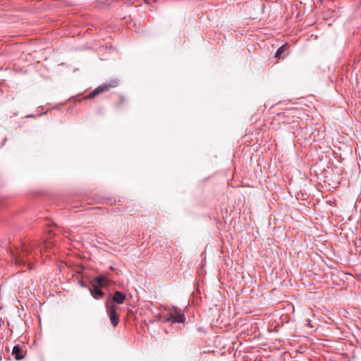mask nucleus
I'll list each match as a JSON object with an SVG mask.
<instances>
[{
    "mask_svg": "<svg viewBox=\"0 0 361 361\" xmlns=\"http://www.w3.org/2000/svg\"><path fill=\"white\" fill-rule=\"evenodd\" d=\"M102 288L103 287L92 285V287L90 288L91 295L96 300L102 299L104 295Z\"/></svg>",
    "mask_w": 361,
    "mask_h": 361,
    "instance_id": "nucleus-5",
    "label": "nucleus"
},
{
    "mask_svg": "<svg viewBox=\"0 0 361 361\" xmlns=\"http://www.w3.org/2000/svg\"><path fill=\"white\" fill-rule=\"evenodd\" d=\"M161 314H158V316H157V318H158L159 319H161Z\"/></svg>",
    "mask_w": 361,
    "mask_h": 361,
    "instance_id": "nucleus-11",
    "label": "nucleus"
},
{
    "mask_svg": "<svg viewBox=\"0 0 361 361\" xmlns=\"http://www.w3.org/2000/svg\"><path fill=\"white\" fill-rule=\"evenodd\" d=\"M12 355L14 356L16 360H20L24 357L25 352L20 345H16L13 348Z\"/></svg>",
    "mask_w": 361,
    "mask_h": 361,
    "instance_id": "nucleus-7",
    "label": "nucleus"
},
{
    "mask_svg": "<svg viewBox=\"0 0 361 361\" xmlns=\"http://www.w3.org/2000/svg\"><path fill=\"white\" fill-rule=\"evenodd\" d=\"M106 281H108V278L106 276L99 275L94 277L92 285L98 286L104 288L105 286L104 283Z\"/></svg>",
    "mask_w": 361,
    "mask_h": 361,
    "instance_id": "nucleus-8",
    "label": "nucleus"
},
{
    "mask_svg": "<svg viewBox=\"0 0 361 361\" xmlns=\"http://www.w3.org/2000/svg\"><path fill=\"white\" fill-rule=\"evenodd\" d=\"M310 322H311V321H310V319H307V325H310Z\"/></svg>",
    "mask_w": 361,
    "mask_h": 361,
    "instance_id": "nucleus-12",
    "label": "nucleus"
},
{
    "mask_svg": "<svg viewBox=\"0 0 361 361\" xmlns=\"http://www.w3.org/2000/svg\"><path fill=\"white\" fill-rule=\"evenodd\" d=\"M126 298V296L123 292L116 290L112 297V300L115 303H116L118 305H121L124 302Z\"/></svg>",
    "mask_w": 361,
    "mask_h": 361,
    "instance_id": "nucleus-6",
    "label": "nucleus"
},
{
    "mask_svg": "<svg viewBox=\"0 0 361 361\" xmlns=\"http://www.w3.org/2000/svg\"><path fill=\"white\" fill-rule=\"evenodd\" d=\"M121 102H124V99H123V97H121Z\"/></svg>",
    "mask_w": 361,
    "mask_h": 361,
    "instance_id": "nucleus-13",
    "label": "nucleus"
},
{
    "mask_svg": "<svg viewBox=\"0 0 361 361\" xmlns=\"http://www.w3.org/2000/svg\"><path fill=\"white\" fill-rule=\"evenodd\" d=\"M185 320L184 314L181 312V310L177 307H173L169 312V315L167 316L164 320V322H176V323H183Z\"/></svg>",
    "mask_w": 361,
    "mask_h": 361,
    "instance_id": "nucleus-2",
    "label": "nucleus"
},
{
    "mask_svg": "<svg viewBox=\"0 0 361 361\" xmlns=\"http://www.w3.org/2000/svg\"><path fill=\"white\" fill-rule=\"evenodd\" d=\"M289 47L288 44H284L281 46L276 51L275 57L280 59L281 57V54Z\"/></svg>",
    "mask_w": 361,
    "mask_h": 361,
    "instance_id": "nucleus-9",
    "label": "nucleus"
},
{
    "mask_svg": "<svg viewBox=\"0 0 361 361\" xmlns=\"http://www.w3.org/2000/svg\"><path fill=\"white\" fill-rule=\"evenodd\" d=\"M80 285L83 288H87V284L82 281H80Z\"/></svg>",
    "mask_w": 361,
    "mask_h": 361,
    "instance_id": "nucleus-10",
    "label": "nucleus"
},
{
    "mask_svg": "<svg viewBox=\"0 0 361 361\" xmlns=\"http://www.w3.org/2000/svg\"><path fill=\"white\" fill-rule=\"evenodd\" d=\"M106 307L107 313L109 316L111 323L114 326H116L119 322V318L116 313V309L114 305H109V303L106 302Z\"/></svg>",
    "mask_w": 361,
    "mask_h": 361,
    "instance_id": "nucleus-4",
    "label": "nucleus"
},
{
    "mask_svg": "<svg viewBox=\"0 0 361 361\" xmlns=\"http://www.w3.org/2000/svg\"><path fill=\"white\" fill-rule=\"evenodd\" d=\"M118 80H112L108 83L102 84L95 88L90 94L87 96L88 98L92 99L99 94L108 91L111 88H114L118 86Z\"/></svg>",
    "mask_w": 361,
    "mask_h": 361,
    "instance_id": "nucleus-3",
    "label": "nucleus"
},
{
    "mask_svg": "<svg viewBox=\"0 0 361 361\" xmlns=\"http://www.w3.org/2000/svg\"><path fill=\"white\" fill-rule=\"evenodd\" d=\"M13 263L21 271L25 269H32V259L42 255V248L36 243H21L20 246L15 247L10 250Z\"/></svg>",
    "mask_w": 361,
    "mask_h": 361,
    "instance_id": "nucleus-1",
    "label": "nucleus"
}]
</instances>
